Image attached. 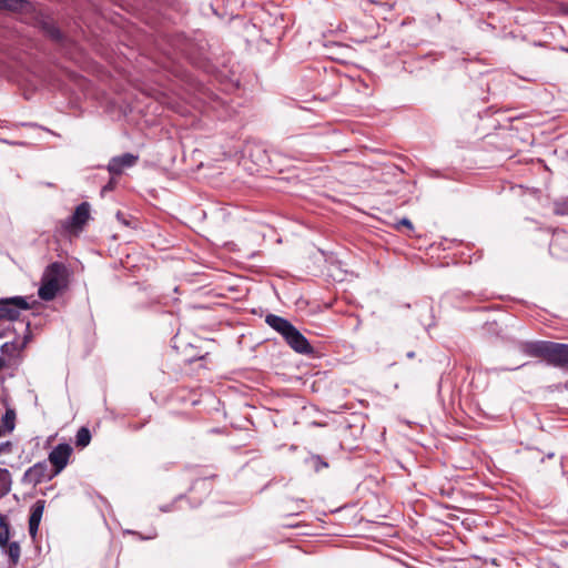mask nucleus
<instances>
[{"instance_id":"f257e3e1","label":"nucleus","mask_w":568,"mask_h":568,"mask_svg":"<svg viewBox=\"0 0 568 568\" xmlns=\"http://www.w3.org/2000/svg\"><path fill=\"white\" fill-rule=\"evenodd\" d=\"M521 349L525 354L539 357L548 364L568 368V345L548 341L524 343Z\"/></svg>"},{"instance_id":"f03ea898","label":"nucleus","mask_w":568,"mask_h":568,"mask_svg":"<svg viewBox=\"0 0 568 568\" xmlns=\"http://www.w3.org/2000/svg\"><path fill=\"white\" fill-rule=\"evenodd\" d=\"M68 285V268L61 262L49 264L41 276L38 295L43 301H52Z\"/></svg>"},{"instance_id":"7ed1b4c3","label":"nucleus","mask_w":568,"mask_h":568,"mask_svg":"<svg viewBox=\"0 0 568 568\" xmlns=\"http://www.w3.org/2000/svg\"><path fill=\"white\" fill-rule=\"evenodd\" d=\"M275 331L282 334L286 343L300 354H311L313 347L305 336L297 331L291 322H267Z\"/></svg>"},{"instance_id":"20e7f679","label":"nucleus","mask_w":568,"mask_h":568,"mask_svg":"<svg viewBox=\"0 0 568 568\" xmlns=\"http://www.w3.org/2000/svg\"><path fill=\"white\" fill-rule=\"evenodd\" d=\"M89 219L90 204L88 202H82L75 207L73 214L70 217L59 221L57 233L63 236L79 234L82 232Z\"/></svg>"},{"instance_id":"39448f33","label":"nucleus","mask_w":568,"mask_h":568,"mask_svg":"<svg viewBox=\"0 0 568 568\" xmlns=\"http://www.w3.org/2000/svg\"><path fill=\"white\" fill-rule=\"evenodd\" d=\"M30 305L26 297L14 296L0 300V320H18L20 310H28Z\"/></svg>"},{"instance_id":"423d86ee","label":"nucleus","mask_w":568,"mask_h":568,"mask_svg":"<svg viewBox=\"0 0 568 568\" xmlns=\"http://www.w3.org/2000/svg\"><path fill=\"white\" fill-rule=\"evenodd\" d=\"M71 454L69 444H59L50 452L48 460L52 465V475H59L67 467Z\"/></svg>"},{"instance_id":"0eeeda50","label":"nucleus","mask_w":568,"mask_h":568,"mask_svg":"<svg viewBox=\"0 0 568 568\" xmlns=\"http://www.w3.org/2000/svg\"><path fill=\"white\" fill-rule=\"evenodd\" d=\"M55 475L49 469L45 460L39 462L30 467L23 475V483L37 486L44 480H51Z\"/></svg>"},{"instance_id":"6e6552de","label":"nucleus","mask_w":568,"mask_h":568,"mask_svg":"<svg viewBox=\"0 0 568 568\" xmlns=\"http://www.w3.org/2000/svg\"><path fill=\"white\" fill-rule=\"evenodd\" d=\"M139 160L138 155L132 153H124L119 156H114L108 164V171L111 174L120 175L124 169L133 166Z\"/></svg>"},{"instance_id":"1a4fd4ad","label":"nucleus","mask_w":568,"mask_h":568,"mask_svg":"<svg viewBox=\"0 0 568 568\" xmlns=\"http://www.w3.org/2000/svg\"><path fill=\"white\" fill-rule=\"evenodd\" d=\"M44 506H45V500L40 499V500H37L31 507L30 517H29V534L32 538H36V536H37L39 525H40V521H41V518H42V515L44 511Z\"/></svg>"},{"instance_id":"9d476101","label":"nucleus","mask_w":568,"mask_h":568,"mask_svg":"<svg viewBox=\"0 0 568 568\" xmlns=\"http://www.w3.org/2000/svg\"><path fill=\"white\" fill-rule=\"evenodd\" d=\"M28 6L26 0H0V9L22 11Z\"/></svg>"},{"instance_id":"9b49d317","label":"nucleus","mask_w":568,"mask_h":568,"mask_svg":"<svg viewBox=\"0 0 568 568\" xmlns=\"http://www.w3.org/2000/svg\"><path fill=\"white\" fill-rule=\"evenodd\" d=\"M11 487V474L6 468H0V496H3L10 491Z\"/></svg>"},{"instance_id":"f8f14e48","label":"nucleus","mask_w":568,"mask_h":568,"mask_svg":"<svg viewBox=\"0 0 568 568\" xmlns=\"http://www.w3.org/2000/svg\"><path fill=\"white\" fill-rule=\"evenodd\" d=\"M42 29H43L45 36H48L53 41H55V42L62 41L63 36H62L60 29L55 24L45 22V23H43Z\"/></svg>"},{"instance_id":"ddd939ff","label":"nucleus","mask_w":568,"mask_h":568,"mask_svg":"<svg viewBox=\"0 0 568 568\" xmlns=\"http://www.w3.org/2000/svg\"><path fill=\"white\" fill-rule=\"evenodd\" d=\"M91 442V433L89 428L81 427L75 435V445L77 447L84 448L87 447Z\"/></svg>"},{"instance_id":"4468645a","label":"nucleus","mask_w":568,"mask_h":568,"mask_svg":"<svg viewBox=\"0 0 568 568\" xmlns=\"http://www.w3.org/2000/svg\"><path fill=\"white\" fill-rule=\"evenodd\" d=\"M2 425L3 428L11 433L16 426V412L12 408H7L4 415L2 416Z\"/></svg>"},{"instance_id":"2eb2a0df","label":"nucleus","mask_w":568,"mask_h":568,"mask_svg":"<svg viewBox=\"0 0 568 568\" xmlns=\"http://www.w3.org/2000/svg\"><path fill=\"white\" fill-rule=\"evenodd\" d=\"M2 549L7 552V555L9 556L10 560L13 564H16L19 560V558H20V546H19L18 542H16V541L10 542L8 540V544Z\"/></svg>"},{"instance_id":"dca6fc26","label":"nucleus","mask_w":568,"mask_h":568,"mask_svg":"<svg viewBox=\"0 0 568 568\" xmlns=\"http://www.w3.org/2000/svg\"><path fill=\"white\" fill-rule=\"evenodd\" d=\"M10 537L9 525L6 521V518L0 515V546L4 548L8 544V539Z\"/></svg>"},{"instance_id":"f3484780","label":"nucleus","mask_w":568,"mask_h":568,"mask_svg":"<svg viewBox=\"0 0 568 568\" xmlns=\"http://www.w3.org/2000/svg\"><path fill=\"white\" fill-rule=\"evenodd\" d=\"M555 213L559 215L568 214V206L565 203H556Z\"/></svg>"},{"instance_id":"a211bd4d","label":"nucleus","mask_w":568,"mask_h":568,"mask_svg":"<svg viewBox=\"0 0 568 568\" xmlns=\"http://www.w3.org/2000/svg\"><path fill=\"white\" fill-rule=\"evenodd\" d=\"M399 225L406 226L408 230H413V224H412V222H410L408 219H406V217L402 219V220L398 222L397 226H399Z\"/></svg>"},{"instance_id":"6ab92c4d","label":"nucleus","mask_w":568,"mask_h":568,"mask_svg":"<svg viewBox=\"0 0 568 568\" xmlns=\"http://www.w3.org/2000/svg\"><path fill=\"white\" fill-rule=\"evenodd\" d=\"M114 189V182L111 180L106 185L102 187V193L112 191Z\"/></svg>"},{"instance_id":"aec40b11","label":"nucleus","mask_w":568,"mask_h":568,"mask_svg":"<svg viewBox=\"0 0 568 568\" xmlns=\"http://www.w3.org/2000/svg\"><path fill=\"white\" fill-rule=\"evenodd\" d=\"M306 507H307V501H306V500H304V499H301V500H300V504L297 505V509H298L300 511H302V510H303V508H306Z\"/></svg>"},{"instance_id":"412c9836","label":"nucleus","mask_w":568,"mask_h":568,"mask_svg":"<svg viewBox=\"0 0 568 568\" xmlns=\"http://www.w3.org/2000/svg\"><path fill=\"white\" fill-rule=\"evenodd\" d=\"M265 320L274 321V320H283V318L277 315H274V314H267Z\"/></svg>"},{"instance_id":"4be33fe9","label":"nucleus","mask_w":568,"mask_h":568,"mask_svg":"<svg viewBox=\"0 0 568 568\" xmlns=\"http://www.w3.org/2000/svg\"><path fill=\"white\" fill-rule=\"evenodd\" d=\"M181 333L180 331L174 336V342L178 343L180 341Z\"/></svg>"},{"instance_id":"5701e85b","label":"nucleus","mask_w":568,"mask_h":568,"mask_svg":"<svg viewBox=\"0 0 568 568\" xmlns=\"http://www.w3.org/2000/svg\"><path fill=\"white\" fill-rule=\"evenodd\" d=\"M4 366V359L0 356V371L3 368Z\"/></svg>"},{"instance_id":"b1692460","label":"nucleus","mask_w":568,"mask_h":568,"mask_svg":"<svg viewBox=\"0 0 568 568\" xmlns=\"http://www.w3.org/2000/svg\"><path fill=\"white\" fill-rule=\"evenodd\" d=\"M407 357H409V358H414V357H415V353H414V352H409V353H407Z\"/></svg>"},{"instance_id":"393cba45","label":"nucleus","mask_w":568,"mask_h":568,"mask_svg":"<svg viewBox=\"0 0 568 568\" xmlns=\"http://www.w3.org/2000/svg\"><path fill=\"white\" fill-rule=\"evenodd\" d=\"M20 324H24V322H19ZM30 322H26V329L29 328Z\"/></svg>"},{"instance_id":"a878e982","label":"nucleus","mask_w":568,"mask_h":568,"mask_svg":"<svg viewBox=\"0 0 568 568\" xmlns=\"http://www.w3.org/2000/svg\"><path fill=\"white\" fill-rule=\"evenodd\" d=\"M10 446H11V444L9 442L3 444V448H9Z\"/></svg>"},{"instance_id":"bb28decb","label":"nucleus","mask_w":568,"mask_h":568,"mask_svg":"<svg viewBox=\"0 0 568 568\" xmlns=\"http://www.w3.org/2000/svg\"><path fill=\"white\" fill-rule=\"evenodd\" d=\"M2 433H3V429H2V427L0 426V436L2 435Z\"/></svg>"}]
</instances>
